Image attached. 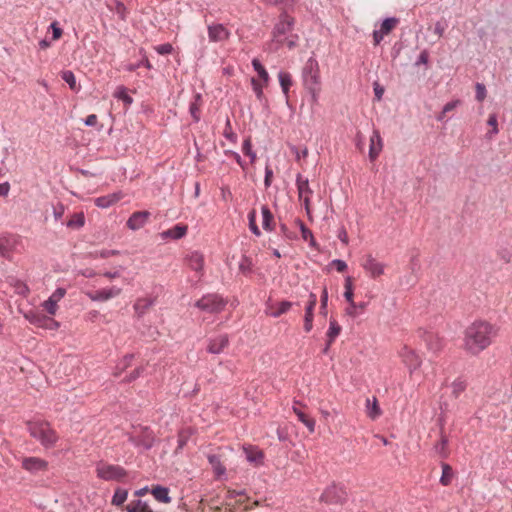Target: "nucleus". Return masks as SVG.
<instances>
[{
  "instance_id": "nucleus-1",
  "label": "nucleus",
  "mask_w": 512,
  "mask_h": 512,
  "mask_svg": "<svg viewBox=\"0 0 512 512\" xmlns=\"http://www.w3.org/2000/svg\"><path fill=\"white\" fill-rule=\"evenodd\" d=\"M498 333V326L485 320H476L464 331L463 349L468 354L477 356L492 345Z\"/></svg>"
},
{
  "instance_id": "nucleus-2",
  "label": "nucleus",
  "mask_w": 512,
  "mask_h": 512,
  "mask_svg": "<svg viewBox=\"0 0 512 512\" xmlns=\"http://www.w3.org/2000/svg\"><path fill=\"white\" fill-rule=\"evenodd\" d=\"M30 435L37 439L46 448L52 447L57 442L56 432L45 421H32L28 423Z\"/></svg>"
},
{
  "instance_id": "nucleus-3",
  "label": "nucleus",
  "mask_w": 512,
  "mask_h": 512,
  "mask_svg": "<svg viewBox=\"0 0 512 512\" xmlns=\"http://www.w3.org/2000/svg\"><path fill=\"white\" fill-rule=\"evenodd\" d=\"M95 471L97 477L104 481L121 482L127 476V471L122 466L109 464L104 461H99L96 464Z\"/></svg>"
},
{
  "instance_id": "nucleus-4",
  "label": "nucleus",
  "mask_w": 512,
  "mask_h": 512,
  "mask_svg": "<svg viewBox=\"0 0 512 512\" xmlns=\"http://www.w3.org/2000/svg\"><path fill=\"white\" fill-rule=\"evenodd\" d=\"M398 356L401 363L408 370L409 376L412 377L416 371L421 367L423 359L420 354L413 348L403 345L399 351Z\"/></svg>"
},
{
  "instance_id": "nucleus-5",
  "label": "nucleus",
  "mask_w": 512,
  "mask_h": 512,
  "mask_svg": "<svg viewBox=\"0 0 512 512\" xmlns=\"http://www.w3.org/2000/svg\"><path fill=\"white\" fill-rule=\"evenodd\" d=\"M226 300L219 294H206L195 302V307L206 313H219L226 306Z\"/></svg>"
},
{
  "instance_id": "nucleus-6",
  "label": "nucleus",
  "mask_w": 512,
  "mask_h": 512,
  "mask_svg": "<svg viewBox=\"0 0 512 512\" xmlns=\"http://www.w3.org/2000/svg\"><path fill=\"white\" fill-rule=\"evenodd\" d=\"M128 441L136 448L149 450L154 445L155 435L148 427H140L139 430L129 434Z\"/></svg>"
},
{
  "instance_id": "nucleus-7",
  "label": "nucleus",
  "mask_w": 512,
  "mask_h": 512,
  "mask_svg": "<svg viewBox=\"0 0 512 512\" xmlns=\"http://www.w3.org/2000/svg\"><path fill=\"white\" fill-rule=\"evenodd\" d=\"M303 85L321 84L319 63L314 56H311L302 68Z\"/></svg>"
},
{
  "instance_id": "nucleus-8",
  "label": "nucleus",
  "mask_w": 512,
  "mask_h": 512,
  "mask_svg": "<svg viewBox=\"0 0 512 512\" xmlns=\"http://www.w3.org/2000/svg\"><path fill=\"white\" fill-rule=\"evenodd\" d=\"M320 499L326 504H342L347 499V492L344 486L333 483L323 491Z\"/></svg>"
},
{
  "instance_id": "nucleus-9",
  "label": "nucleus",
  "mask_w": 512,
  "mask_h": 512,
  "mask_svg": "<svg viewBox=\"0 0 512 512\" xmlns=\"http://www.w3.org/2000/svg\"><path fill=\"white\" fill-rule=\"evenodd\" d=\"M294 18L286 13L280 15L278 22L273 29V38L278 44L283 43V37L290 33L294 27Z\"/></svg>"
},
{
  "instance_id": "nucleus-10",
  "label": "nucleus",
  "mask_w": 512,
  "mask_h": 512,
  "mask_svg": "<svg viewBox=\"0 0 512 512\" xmlns=\"http://www.w3.org/2000/svg\"><path fill=\"white\" fill-rule=\"evenodd\" d=\"M361 267L370 278L376 279L384 274L386 265L368 254L362 259Z\"/></svg>"
},
{
  "instance_id": "nucleus-11",
  "label": "nucleus",
  "mask_w": 512,
  "mask_h": 512,
  "mask_svg": "<svg viewBox=\"0 0 512 512\" xmlns=\"http://www.w3.org/2000/svg\"><path fill=\"white\" fill-rule=\"evenodd\" d=\"M122 289L117 286H111L108 288H102L96 291L86 292V296L94 302H105L119 296Z\"/></svg>"
},
{
  "instance_id": "nucleus-12",
  "label": "nucleus",
  "mask_w": 512,
  "mask_h": 512,
  "mask_svg": "<svg viewBox=\"0 0 512 512\" xmlns=\"http://www.w3.org/2000/svg\"><path fill=\"white\" fill-rule=\"evenodd\" d=\"M207 33L210 42L217 43L229 39L231 32L221 23H212L207 26Z\"/></svg>"
},
{
  "instance_id": "nucleus-13",
  "label": "nucleus",
  "mask_w": 512,
  "mask_h": 512,
  "mask_svg": "<svg viewBox=\"0 0 512 512\" xmlns=\"http://www.w3.org/2000/svg\"><path fill=\"white\" fill-rule=\"evenodd\" d=\"M398 24V19L395 17L386 18L380 25L379 29L373 31V40L375 45H379L384 36L388 35L392 29Z\"/></svg>"
},
{
  "instance_id": "nucleus-14",
  "label": "nucleus",
  "mask_w": 512,
  "mask_h": 512,
  "mask_svg": "<svg viewBox=\"0 0 512 512\" xmlns=\"http://www.w3.org/2000/svg\"><path fill=\"white\" fill-rule=\"evenodd\" d=\"M229 345V337L227 334H219L208 340L207 351L211 354H220Z\"/></svg>"
},
{
  "instance_id": "nucleus-15",
  "label": "nucleus",
  "mask_w": 512,
  "mask_h": 512,
  "mask_svg": "<svg viewBox=\"0 0 512 512\" xmlns=\"http://www.w3.org/2000/svg\"><path fill=\"white\" fill-rule=\"evenodd\" d=\"M22 467L30 473L44 471L48 467V462L39 457H26L22 460Z\"/></svg>"
},
{
  "instance_id": "nucleus-16",
  "label": "nucleus",
  "mask_w": 512,
  "mask_h": 512,
  "mask_svg": "<svg viewBox=\"0 0 512 512\" xmlns=\"http://www.w3.org/2000/svg\"><path fill=\"white\" fill-rule=\"evenodd\" d=\"M25 318L31 323L38 327L52 328L58 327V323L44 315L30 311L25 314Z\"/></svg>"
},
{
  "instance_id": "nucleus-17",
  "label": "nucleus",
  "mask_w": 512,
  "mask_h": 512,
  "mask_svg": "<svg viewBox=\"0 0 512 512\" xmlns=\"http://www.w3.org/2000/svg\"><path fill=\"white\" fill-rule=\"evenodd\" d=\"M150 217L148 211L134 212L127 220V227L133 231L139 230L144 227Z\"/></svg>"
},
{
  "instance_id": "nucleus-18",
  "label": "nucleus",
  "mask_w": 512,
  "mask_h": 512,
  "mask_svg": "<svg viewBox=\"0 0 512 512\" xmlns=\"http://www.w3.org/2000/svg\"><path fill=\"white\" fill-rule=\"evenodd\" d=\"M317 303V296L310 293L308 304L305 307L304 330L310 332L313 328L314 309Z\"/></svg>"
},
{
  "instance_id": "nucleus-19",
  "label": "nucleus",
  "mask_w": 512,
  "mask_h": 512,
  "mask_svg": "<svg viewBox=\"0 0 512 512\" xmlns=\"http://www.w3.org/2000/svg\"><path fill=\"white\" fill-rule=\"evenodd\" d=\"M292 306H293V303L290 301H281L277 304L267 302L266 314H268L269 316H271L273 318H278L282 314L288 312Z\"/></svg>"
},
{
  "instance_id": "nucleus-20",
  "label": "nucleus",
  "mask_w": 512,
  "mask_h": 512,
  "mask_svg": "<svg viewBox=\"0 0 512 512\" xmlns=\"http://www.w3.org/2000/svg\"><path fill=\"white\" fill-rule=\"evenodd\" d=\"M383 148V140L378 130H373L370 136L369 145V158L374 161L380 154Z\"/></svg>"
},
{
  "instance_id": "nucleus-21",
  "label": "nucleus",
  "mask_w": 512,
  "mask_h": 512,
  "mask_svg": "<svg viewBox=\"0 0 512 512\" xmlns=\"http://www.w3.org/2000/svg\"><path fill=\"white\" fill-rule=\"evenodd\" d=\"M123 198V193L121 191L113 192L108 195L97 197L94 202L95 205L99 208L106 209L117 203L119 200Z\"/></svg>"
},
{
  "instance_id": "nucleus-22",
  "label": "nucleus",
  "mask_w": 512,
  "mask_h": 512,
  "mask_svg": "<svg viewBox=\"0 0 512 512\" xmlns=\"http://www.w3.org/2000/svg\"><path fill=\"white\" fill-rule=\"evenodd\" d=\"M187 230H188V228L186 225L176 224L172 228L162 231L160 233V237L163 240H166V239L179 240L187 234Z\"/></svg>"
},
{
  "instance_id": "nucleus-23",
  "label": "nucleus",
  "mask_w": 512,
  "mask_h": 512,
  "mask_svg": "<svg viewBox=\"0 0 512 512\" xmlns=\"http://www.w3.org/2000/svg\"><path fill=\"white\" fill-rule=\"evenodd\" d=\"M244 453H245V456H246V460L249 463H252V464H255V465L262 464L263 458H264V454L258 448L252 447V446L245 447L244 448Z\"/></svg>"
},
{
  "instance_id": "nucleus-24",
  "label": "nucleus",
  "mask_w": 512,
  "mask_h": 512,
  "mask_svg": "<svg viewBox=\"0 0 512 512\" xmlns=\"http://www.w3.org/2000/svg\"><path fill=\"white\" fill-rule=\"evenodd\" d=\"M296 187L299 199H302L303 196H312L313 194V191L309 185V180L303 177L301 174H297L296 176Z\"/></svg>"
},
{
  "instance_id": "nucleus-25",
  "label": "nucleus",
  "mask_w": 512,
  "mask_h": 512,
  "mask_svg": "<svg viewBox=\"0 0 512 512\" xmlns=\"http://www.w3.org/2000/svg\"><path fill=\"white\" fill-rule=\"evenodd\" d=\"M187 262L191 269L196 272L203 270L204 258L203 255L198 251H193L187 255Z\"/></svg>"
},
{
  "instance_id": "nucleus-26",
  "label": "nucleus",
  "mask_w": 512,
  "mask_h": 512,
  "mask_svg": "<svg viewBox=\"0 0 512 512\" xmlns=\"http://www.w3.org/2000/svg\"><path fill=\"white\" fill-rule=\"evenodd\" d=\"M366 414L372 420H376L381 416L382 411L376 397L366 399Z\"/></svg>"
},
{
  "instance_id": "nucleus-27",
  "label": "nucleus",
  "mask_w": 512,
  "mask_h": 512,
  "mask_svg": "<svg viewBox=\"0 0 512 512\" xmlns=\"http://www.w3.org/2000/svg\"><path fill=\"white\" fill-rule=\"evenodd\" d=\"M278 80L280 87L282 89L283 94L285 95L286 100L289 98V89L292 86V77L291 74L285 71H280L278 73Z\"/></svg>"
},
{
  "instance_id": "nucleus-28",
  "label": "nucleus",
  "mask_w": 512,
  "mask_h": 512,
  "mask_svg": "<svg viewBox=\"0 0 512 512\" xmlns=\"http://www.w3.org/2000/svg\"><path fill=\"white\" fill-rule=\"evenodd\" d=\"M425 342L428 350L432 352H438L443 346V340L433 333H428L425 337Z\"/></svg>"
},
{
  "instance_id": "nucleus-29",
  "label": "nucleus",
  "mask_w": 512,
  "mask_h": 512,
  "mask_svg": "<svg viewBox=\"0 0 512 512\" xmlns=\"http://www.w3.org/2000/svg\"><path fill=\"white\" fill-rule=\"evenodd\" d=\"M448 437L443 434L441 431L440 433V440L434 445V451L441 457L446 458L448 456Z\"/></svg>"
},
{
  "instance_id": "nucleus-30",
  "label": "nucleus",
  "mask_w": 512,
  "mask_h": 512,
  "mask_svg": "<svg viewBox=\"0 0 512 512\" xmlns=\"http://www.w3.org/2000/svg\"><path fill=\"white\" fill-rule=\"evenodd\" d=\"M151 493L155 499L162 503H170L171 497L169 496V489L163 486H156L152 489Z\"/></svg>"
},
{
  "instance_id": "nucleus-31",
  "label": "nucleus",
  "mask_w": 512,
  "mask_h": 512,
  "mask_svg": "<svg viewBox=\"0 0 512 512\" xmlns=\"http://www.w3.org/2000/svg\"><path fill=\"white\" fill-rule=\"evenodd\" d=\"M261 214H262V227L266 231H272L274 229L272 222H273V214L271 213L270 209L263 205L261 207Z\"/></svg>"
},
{
  "instance_id": "nucleus-32",
  "label": "nucleus",
  "mask_w": 512,
  "mask_h": 512,
  "mask_svg": "<svg viewBox=\"0 0 512 512\" xmlns=\"http://www.w3.org/2000/svg\"><path fill=\"white\" fill-rule=\"evenodd\" d=\"M251 85L257 100L264 106H267L268 101L263 92V85L255 78L251 79Z\"/></svg>"
},
{
  "instance_id": "nucleus-33",
  "label": "nucleus",
  "mask_w": 512,
  "mask_h": 512,
  "mask_svg": "<svg viewBox=\"0 0 512 512\" xmlns=\"http://www.w3.org/2000/svg\"><path fill=\"white\" fill-rule=\"evenodd\" d=\"M200 102H201V95L196 94L194 96V100L191 101L189 104V113L192 116L194 122L200 121Z\"/></svg>"
},
{
  "instance_id": "nucleus-34",
  "label": "nucleus",
  "mask_w": 512,
  "mask_h": 512,
  "mask_svg": "<svg viewBox=\"0 0 512 512\" xmlns=\"http://www.w3.org/2000/svg\"><path fill=\"white\" fill-rule=\"evenodd\" d=\"M113 96L117 100L122 101L126 106H130L133 103V98L128 94L127 88L124 86H118Z\"/></svg>"
},
{
  "instance_id": "nucleus-35",
  "label": "nucleus",
  "mask_w": 512,
  "mask_h": 512,
  "mask_svg": "<svg viewBox=\"0 0 512 512\" xmlns=\"http://www.w3.org/2000/svg\"><path fill=\"white\" fill-rule=\"evenodd\" d=\"M294 413L297 415L299 421H301L310 432H314L315 430V420L312 418H309L307 415H305L304 412H302L299 408L296 406L293 407Z\"/></svg>"
},
{
  "instance_id": "nucleus-36",
  "label": "nucleus",
  "mask_w": 512,
  "mask_h": 512,
  "mask_svg": "<svg viewBox=\"0 0 512 512\" xmlns=\"http://www.w3.org/2000/svg\"><path fill=\"white\" fill-rule=\"evenodd\" d=\"M153 304L154 300L151 298H139L134 304V309L139 315H143Z\"/></svg>"
},
{
  "instance_id": "nucleus-37",
  "label": "nucleus",
  "mask_w": 512,
  "mask_h": 512,
  "mask_svg": "<svg viewBox=\"0 0 512 512\" xmlns=\"http://www.w3.org/2000/svg\"><path fill=\"white\" fill-rule=\"evenodd\" d=\"M341 332V326L334 319L330 320L329 328L326 333V337L329 340V344H332L334 340L339 336Z\"/></svg>"
},
{
  "instance_id": "nucleus-38",
  "label": "nucleus",
  "mask_w": 512,
  "mask_h": 512,
  "mask_svg": "<svg viewBox=\"0 0 512 512\" xmlns=\"http://www.w3.org/2000/svg\"><path fill=\"white\" fill-rule=\"evenodd\" d=\"M208 461L211 464V466L217 476H221V475L225 474L226 468L221 463L219 456H217L215 454L209 455Z\"/></svg>"
},
{
  "instance_id": "nucleus-39",
  "label": "nucleus",
  "mask_w": 512,
  "mask_h": 512,
  "mask_svg": "<svg viewBox=\"0 0 512 512\" xmlns=\"http://www.w3.org/2000/svg\"><path fill=\"white\" fill-rule=\"evenodd\" d=\"M348 304H349V306L346 308V313H347V315H349L351 317H357L367 307L366 302L356 303V302H354V300H352V303H348Z\"/></svg>"
},
{
  "instance_id": "nucleus-40",
  "label": "nucleus",
  "mask_w": 512,
  "mask_h": 512,
  "mask_svg": "<svg viewBox=\"0 0 512 512\" xmlns=\"http://www.w3.org/2000/svg\"><path fill=\"white\" fill-rule=\"evenodd\" d=\"M127 512H153L148 503L142 500H136L127 506Z\"/></svg>"
},
{
  "instance_id": "nucleus-41",
  "label": "nucleus",
  "mask_w": 512,
  "mask_h": 512,
  "mask_svg": "<svg viewBox=\"0 0 512 512\" xmlns=\"http://www.w3.org/2000/svg\"><path fill=\"white\" fill-rule=\"evenodd\" d=\"M254 264L251 258L243 255L239 262V270L242 274L248 276L252 273Z\"/></svg>"
},
{
  "instance_id": "nucleus-42",
  "label": "nucleus",
  "mask_w": 512,
  "mask_h": 512,
  "mask_svg": "<svg viewBox=\"0 0 512 512\" xmlns=\"http://www.w3.org/2000/svg\"><path fill=\"white\" fill-rule=\"evenodd\" d=\"M441 466H442V475L440 477V483L443 486H448L451 483L452 478H453V470L450 467V465H448L446 463H442Z\"/></svg>"
},
{
  "instance_id": "nucleus-43",
  "label": "nucleus",
  "mask_w": 512,
  "mask_h": 512,
  "mask_svg": "<svg viewBox=\"0 0 512 512\" xmlns=\"http://www.w3.org/2000/svg\"><path fill=\"white\" fill-rule=\"evenodd\" d=\"M10 284H11V286H13L15 293H17L18 295L26 296L30 291L29 287L26 285V283H24L23 281H21L19 279L12 278L10 280Z\"/></svg>"
},
{
  "instance_id": "nucleus-44",
  "label": "nucleus",
  "mask_w": 512,
  "mask_h": 512,
  "mask_svg": "<svg viewBox=\"0 0 512 512\" xmlns=\"http://www.w3.org/2000/svg\"><path fill=\"white\" fill-rule=\"evenodd\" d=\"M251 63H252L254 70L257 72L259 77L263 80L264 84H267L269 81V74H268L267 70L264 68V66L261 64V62L257 58H254Z\"/></svg>"
},
{
  "instance_id": "nucleus-45",
  "label": "nucleus",
  "mask_w": 512,
  "mask_h": 512,
  "mask_svg": "<svg viewBox=\"0 0 512 512\" xmlns=\"http://www.w3.org/2000/svg\"><path fill=\"white\" fill-rule=\"evenodd\" d=\"M128 497V491L125 489L117 488L112 497L111 503L115 506H121Z\"/></svg>"
},
{
  "instance_id": "nucleus-46",
  "label": "nucleus",
  "mask_w": 512,
  "mask_h": 512,
  "mask_svg": "<svg viewBox=\"0 0 512 512\" xmlns=\"http://www.w3.org/2000/svg\"><path fill=\"white\" fill-rule=\"evenodd\" d=\"M61 78L65 81L72 90H77L76 77L70 70H65L61 73Z\"/></svg>"
},
{
  "instance_id": "nucleus-47",
  "label": "nucleus",
  "mask_w": 512,
  "mask_h": 512,
  "mask_svg": "<svg viewBox=\"0 0 512 512\" xmlns=\"http://www.w3.org/2000/svg\"><path fill=\"white\" fill-rule=\"evenodd\" d=\"M85 224V218L83 213H76L73 215L72 219L67 222V227L69 228H81Z\"/></svg>"
},
{
  "instance_id": "nucleus-48",
  "label": "nucleus",
  "mask_w": 512,
  "mask_h": 512,
  "mask_svg": "<svg viewBox=\"0 0 512 512\" xmlns=\"http://www.w3.org/2000/svg\"><path fill=\"white\" fill-rule=\"evenodd\" d=\"M344 288H345V291H344V298L346 299V301L348 303H352V300L353 299V282H352V278L350 276H347L345 278V284H344Z\"/></svg>"
},
{
  "instance_id": "nucleus-49",
  "label": "nucleus",
  "mask_w": 512,
  "mask_h": 512,
  "mask_svg": "<svg viewBox=\"0 0 512 512\" xmlns=\"http://www.w3.org/2000/svg\"><path fill=\"white\" fill-rule=\"evenodd\" d=\"M242 151L245 155L249 156L251 163L256 160V153L252 150V144L249 138L243 141Z\"/></svg>"
},
{
  "instance_id": "nucleus-50",
  "label": "nucleus",
  "mask_w": 512,
  "mask_h": 512,
  "mask_svg": "<svg viewBox=\"0 0 512 512\" xmlns=\"http://www.w3.org/2000/svg\"><path fill=\"white\" fill-rule=\"evenodd\" d=\"M248 221H249L250 231L254 235L260 236L261 232H260V229L258 228V226L256 225V212L254 210L249 212V214H248Z\"/></svg>"
},
{
  "instance_id": "nucleus-51",
  "label": "nucleus",
  "mask_w": 512,
  "mask_h": 512,
  "mask_svg": "<svg viewBox=\"0 0 512 512\" xmlns=\"http://www.w3.org/2000/svg\"><path fill=\"white\" fill-rule=\"evenodd\" d=\"M487 95V90L484 84L476 83L475 85V98L477 101L482 102Z\"/></svg>"
},
{
  "instance_id": "nucleus-52",
  "label": "nucleus",
  "mask_w": 512,
  "mask_h": 512,
  "mask_svg": "<svg viewBox=\"0 0 512 512\" xmlns=\"http://www.w3.org/2000/svg\"><path fill=\"white\" fill-rule=\"evenodd\" d=\"M42 307L48 314L54 315L57 311L58 305L56 302L48 298L42 303Z\"/></svg>"
},
{
  "instance_id": "nucleus-53",
  "label": "nucleus",
  "mask_w": 512,
  "mask_h": 512,
  "mask_svg": "<svg viewBox=\"0 0 512 512\" xmlns=\"http://www.w3.org/2000/svg\"><path fill=\"white\" fill-rule=\"evenodd\" d=\"M311 95L313 102H317L320 94L321 84L304 86Z\"/></svg>"
},
{
  "instance_id": "nucleus-54",
  "label": "nucleus",
  "mask_w": 512,
  "mask_h": 512,
  "mask_svg": "<svg viewBox=\"0 0 512 512\" xmlns=\"http://www.w3.org/2000/svg\"><path fill=\"white\" fill-rule=\"evenodd\" d=\"M267 5L280 6L282 8H287L291 6L294 0H262Z\"/></svg>"
},
{
  "instance_id": "nucleus-55",
  "label": "nucleus",
  "mask_w": 512,
  "mask_h": 512,
  "mask_svg": "<svg viewBox=\"0 0 512 512\" xmlns=\"http://www.w3.org/2000/svg\"><path fill=\"white\" fill-rule=\"evenodd\" d=\"M141 66H145L147 69L152 68L150 61L147 58H144L143 60L139 61L136 64H130V65L126 66V70L127 71H135Z\"/></svg>"
},
{
  "instance_id": "nucleus-56",
  "label": "nucleus",
  "mask_w": 512,
  "mask_h": 512,
  "mask_svg": "<svg viewBox=\"0 0 512 512\" xmlns=\"http://www.w3.org/2000/svg\"><path fill=\"white\" fill-rule=\"evenodd\" d=\"M66 289L62 287H58L49 297V299L53 300L58 304V302L65 296Z\"/></svg>"
},
{
  "instance_id": "nucleus-57",
  "label": "nucleus",
  "mask_w": 512,
  "mask_h": 512,
  "mask_svg": "<svg viewBox=\"0 0 512 512\" xmlns=\"http://www.w3.org/2000/svg\"><path fill=\"white\" fill-rule=\"evenodd\" d=\"M466 386L461 381H454L452 383V393L455 397H458L464 390Z\"/></svg>"
},
{
  "instance_id": "nucleus-58",
  "label": "nucleus",
  "mask_w": 512,
  "mask_h": 512,
  "mask_svg": "<svg viewBox=\"0 0 512 512\" xmlns=\"http://www.w3.org/2000/svg\"><path fill=\"white\" fill-rule=\"evenodd\" d=\"M488 125L492 127V130L489 132L490 135L498 134L499 130L497 127V116L496 114H491L487 121Z\"/></svg>"
},
{
  "instance_id": "nucleus-59",
  "label": "nucleus",
  "mask_w": 512,
  "mask_h": 512,
  "mask_svg": "<svg viewBox=\"0 0 512 512\" xmlns=\"http://www.w3.org/2000/svg\"><path fill=\"white\" fill-rule=\"evenodd\" d=\"M327 303H328V291L326 288L322 290L321 294V314L326 315L327 314Z\"/></svg>"
},
{
  "instance_id": "nucleus-60",
  "label": "nucleus",
  "mask_w": 512,
  "mask_h": 512,
  "mask_svg": "<svg viewBox=\"0 0 512 512\" xmlns=\"http://www.w3.org/2000/svg\"><path fill=\"white\" fill-rule=\"evenodd\" d=\"M114 3H115V8H114L115 13L118 14L122 20H125V18H126L125 5L117 0H115Z\"/></svg>"
},
{
  "instance_id": "nucleus-61",
  "label": "nucleus",
  "mask_w": 512,
  "mask_h": 512,
  "mask_svg": "<svg viewBox=\"0 0 512 512\" xmlns=\"http://www.w3.org/2000/svg\"><path fill=\"white\" fill-rule=\"evenodd\" d=\"M155 50L160 55H167L170 54L173 50V47L169 43L161 44L155 47Z\"/></svg>"
},
{
  "instance_id": "nucleus-62",
  "label": "nucleus",
  "mask_w": 512,
  "mask_h": 512,
  "mask_svg": "<svg viewBox=\"0 0 512 512\" xmlns=\"http://www.w3.org/2000/svg\"><path fill=\"white\" fill-rule=\"evenodd\" d=\"M298 42V36L297 35H290L288 37L283 38V44H286L289 49L294 48L297 45Z\"/></svg>"
},
{
  "instance_id": "nucleus-63",
  "label": "nucleus",
  "mask_w": 512,
  "mask_h": 512,
  "mask_svg": "<svg viewBox=\"0 0 512 512\" xmlns=\"http://www.w3.org/2000/svg\"><path fill=\"white\" fill-rule=\"evenodd\" d=\"M461 104L460 100H453L448 103H446L443 107L442 114H446L452 110H454L456 107H458Z\"/></svg>"
},
{
  "instance_id": "nucleus-64",
  "label": "nucleus",
  "mask_w": 512,
  "mask_h": 512,
  "mask_svg": "<svg viewBox=\"0 0 512 512\" xmlns=\"http://www.w3.org/2000/svg\"><path fill=\"white\" fill-rule=\"evenodd\" d=\"M338 272H344L347 269V263L341 259H334L331 262Z\"/></svg>"
}]
</instances>
